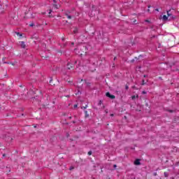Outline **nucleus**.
I'll return each mask as SVG.
<instances>
[{"mask_svg":"<svg viewBox=\"0 0 179 179\" xmlns=\"http://www.w3.org/2000/svg\"><path fill=\"white\" fill-rule=\"evenodd\" d=\"M170 67L171 71H173V72H176V71H178V67H179V62H173L170 64Z\"/></svg>","mask_w":179,"mask_h":179,"instance_id":"1","label":"nucleus"},{"mask_svg":"<svg viewBox=\"0 0 179 179\" xmlns=\"http://www.w3.org/2000/svg\"><path fill=\"white\" fill-rule=\"evenodd\" d=\"M170 12H171V10L167 11L168 20L169 22L171 20H176V19H177V16L170 13Z\"/></svg>","mask_w":179,"mask_h":179,"instance_id":"2","label":"nucleus"},{"mask_svg":"<svg viewBox=\"0 0 179 179\" xmlns=\"http://www.w3.org/2000/svg\"><path fill=\"white\" fill-rule=\"evenodd\" d=\"M106 97L111 99V100H114V99H115V96L113 94H111V93H110L108 92L106 93Z\"/></svg>","mask_w":179,"mask_h":179,"instance_id":"3","label":"nucleus"},{"mask_svg":"<svg viewBox=\"0 0 179 179\" xmlns=\"http://www.w3.org/2000/svg\"><path fill=\"white\" fill-rule=\"evenodd\" d=\"M58 71H59V69L58 67H53L52 69L53 75L57 74V72H58Z\"/></svg>","mask_w":179,"mask_h":179,"instance_id":"4","label":"nucleus"},{"mask_svg":"<svg viewBox=\"0 0 179 179\" xmlns=\"http://www.w3.org/2000/svg\"><path fill=\"white\" fill-rule=\"evenodd\" d=\"M74 65H76V68H79V66H82L81 62L79 60H77L74 62Z\"/></svg>","mask_w":179,"mask_h":179,"instance_id":"5","label":"nucleus"},{"mask_svg":"<svg viewBox=\"0 0 179 179\" xmlns=\"http://www.w3.org/2000/svg\"><path fill=\"white\" fill-rule=\"evenodd\" d=\"M134 164H135V166H141V159H136L134 161Z\"/></svg>","mask_w":179,"mask_h":179,"instance_id":"6","label":"nucleus"},{"mask_svg":"<svg viewBox=\"0 0 179 179\" xmlns=\"http://www.w3.org/2000/svg\"><path fill=\"white\" fill-rule=\"evenodd\" d=\"M21 48H26V44H24V41L20 42Z\"/></svg>","mask_w":179,"mask_h":179,"instance_id":"7","label":"nucleus"},{"mask_svg":"<svg viewBox=\"0 0 179 179\" xmlns=\"http://www.w3.org/2000/svg\"><path fill=\"white\" fill-rule=\"evenodd\" d=\"M71 68H73V64L71 63H67V69H71Z\"/></svg>","mask_w":179,"mask_h":179,"instance_id":"8","label":"nucleus"},{"mask_svg":"<svg viewBox=\"0 0 179 179\" xmlns=\"http://www.w3.org/2000/svg\"><path fill=\"white\" fill-rule=\"evenodd\" d=\"M85 83L87 85V87H90L92 86V83L87 82L86 80H85Z\"/></svg>","mask_w":179,"mask_h":179,"instance_id":"9","label":"nucleus"},{"mask_svg":"<svg viewBox=\"0 0 179 179\" xmlns=\"http://www.w3.org/2000/svg\"><path fill=\"white\" fill-rule=\"evenodd\" d=\"M136 99H139V95H133L131 96V100H135Z\"/></svg>","mask_w":179,"mask_h":179,"instance_id":"10","label":"nucleus"},{"mask_svg":"<svg viewBox=\"0 0 179 179\" xmlns=\"http://www.w3.org/2000/svg\"><path fill=\"white\" fill-rule=\"evenodd\" d=\"M163 20L166 21V20H169V15H163Z\"/></svg>","mask_w":179,"mask_h":179,"instance_id":"11","label":"nucleus"},{"mask_svg":"<svg viewBox=\"0 0 179 179\" xmlns=\"http://www.w3.org/2000/svg\"><path fill=\"white\" fill-rule=\"evenodd\" d=\"M5 59H6V57H3V58L2 59V62H3V64H9L8 62H5Z\"/></svg>","mask_w":179,"mask_h":179,"instance_id":"12","label":"nucleus"},{"mask_svg":"<svg viewBox=\"0 0 179 179\" xmlns=\"http://www.w3.org/2000/svg\"><path fill=\"white\" fill-rule=\"evenodd\" d=\"M85 118H89V114H87V110H84Z\"/></svg>","mask_w":179,"mask_h":179,"instance_id":"13","label":"nucleus"},{"mask_svg":"<svg viewBox=\"0 0 179 179\" xmlns=\"http://www.w3.org/2000/svg\"><path fill=\"white\" fill-rule=\"evenodd\" d=\"M66 16H67L68 19H72V16L69 15L68 13H66Z\"/></svg>","mask_w":179,"mask_h":179,"instance_id":"14","label":"nucleus"},{"mask_svg":"<svg viewBox=\"0 0 179 179\" xmlns=\"http://www.w3.org/2000/svg\"><path fill=\"white\" fill-rule=\"evenodd\" d=\"M145 23H148L149 24H152V21H150L149 20H145Z\"/></svg>","mask_w":179,"mask_h":179,"instance_id":"15","label":"nucleus"},{"mask_svg":"<svg viewBox=\"0 0 179 179\" xmlns=\"http://www.w3.org/2000/svg\"><path fill=\"white\" fill-rule=\"evenodd\" d=\"M74 34H77L78 33V27H76L75 29L73 30Z\"/></svg>","mask_w":179,"mask_h":179,"instance_id":"16","label":"nucleus"},{"mask_svg":"<svg viewBox=\"0 0 179 179\" xmlns=\"http://www.w3.org/2000/svg\"><path fill=\"white\" fill-rule=\"evenodd\" d=\"M51 12H52V10H49V17H52V15H51Z\"/></svg>","mask_w":179,"mask_h":179,"instance_id":"17","label":"nucleus"},{"mask_svg":"<svg viewBox=\"0 0 179 179\" xmlns=\"http://www.w3.org/2000/svg\"><path fill=\"white\" fill-rule=\"evenodd\" d=\"M92 155H93V152H92V150H90V151L88 152V155H89V156H92Z\"/></svg>","mask_w":179,"mask_h":179,"instance_id":"18","label":"nucleus"},{"mask_svg":"<svg viewBox=\"0 0 179 179\" xmlns=\"http://www.w3.org/2000/svg\"><path fill=\"white\" fill-rule=\"evenodd\" d=\"M164 177L167 178V177H169V173L167 172H164Z\"/></svg>","mask_w":179,"mask_h":179,"instance_id":"19","label":"nucleus"},{"mask_svg":"<svg viewBox=\"0 0 179 179\" xmlns=\"http://www.w3.org/2000/svg\"><path fill=\"white\" fill-rule=\"evenodd\" d=\"M103 104V101L100 100L98 103V106H101Z\"/></svg>","mask_w":179,"mask_h":179,"instance_id":"20","label":"nucleus"},{"mask_svg":"<svg viewBox=\"0 0 179 179\" xmlns=\"http://www.w3.org/2000/svg\"><path fill=\"white\" fill-rule=\"evenodd\" d=\"M143 57V55H140L138 56V57H135V59H139V58H141V57Z\"/></svg>","mask_w":179,"mask_h":179,"instance_id":"21","label":"nucleus"},{"mask_svg":"<svg viewBox=\"0 0 179 179\" xmlns=\"http://www.w3.org/2000/svg\"><path fill=\"white\" fill-rule=\"evenodd\" d=\"M145 84L146 83L145 82V80H142V83H141L142 86L145 85Z\"/></svg>","mask_w":179,"mask_h":179,"instance_id":"22","label":"nucleus"},{"mask_svg":"<svg viewBox=\"0 0 179 179\" xmlns=\"http://www.w3.org/2000/svg\"><path fill=\"white\" fill-rule=\"evenodd\" d=\"M16 34H17V36H20V37H22V34H20V32H16Z\"/></svg>","mask_w":179,"mask_h":179,"instance_id":"23","label":"nucleus"},{"mask_svg":"<svg viewBox=\"0 0 179 179\" xmlns=\"http://www.w3.org/2000/svg\"><path fill=\"white\" fill-rule=\"evenodd\" d=\"M81 108H84V110H86V108H87V105H86L85 106H82Z\"/></svg>","mask_w":179,"mask_h":179,"instance_id":"24","label":"nucleus"},{"mask_svg":"<svg viewBox=\"0 0 179 179\" xmlns=\"http://www.w3.org/2000/svg\"><path fill=\"white\" fill-rule=\"evenodd\" d=\"M54 7L56 8V9H58V5L54 4Z\"/></svg>","mask_w":179,"mask_h":179,"instance_id":"25","label":"nucleus"},{"mask_svg":"<svg viewBox=\"0 0 179 179\" xmlns=\"http://www.w3.org/2000/svg\"><path fill=\"white\" fill-rule=\"evenodd\" d=\"M148 92H146V91H143L142 92V94H147Z\"/></svg>","mask_w":179,"mask_h":179,"instance_id":"26","label":"nucleus"},{"mask_svg":"<svg viewBox=\"0 0 179 179\" xmlns=\"http://www.w3.org/2000/svg\"><path fill=\"white\" fill-rule=\"evenodd\" d=\"M125 89L126 90H128V89H129V87H128V85H125Z\"/></svg>","mask_w":179,"mask_h":179,"instance_id":"27","label":"nucleus"},{"mask_svg":"<svg viewBox=\"0 0 179 179\" xmlns=\"http://www.w3.org/2000/svg\"><path fill=\"white\" fill-rule=\"evenodd\" d=\"M168 111H169V113H174L173 110H169Z\"/></svg>","mask_w":179,"mask_h":179,"instance_id":"28","label":"nucleus"},{"mask_svg":"<svg viewBox=\"0 0 179 179\" xmlns=\"http://www.w3.org/2000/svg\"><path fill=\"white\" fill-rule=\"evenodd\" d=\"M153 176H154L155 177H156V176H157V173L155 172V173H153Z\"/></svg>","mask_w":179,"mask_h":179,"instance_id":"29","label":"nucleus"},{"mask_svg":"<svg viewBox=\"0 0 179 179\" xmlns=\"http://www.w3.org/2000/svg\"><path fill=\"white\" fill-rule=\"evenodd\" d=\"M29 26H30V27H33V26H34V24L32 23V24H29Z\"/></svg>","mask_w":179,"mask_h":179,"instance_id":"30","label":"nucleus"},{"mask_svg":"<svg viewBox=\"0 0 179 179\" xmlns=\"http://www.w3.org/2000/svg\"><path fill=\"white\" fill-rule=\"evenodd\" d=\"M131 63L135 62V59H131Z\"/></svg>","mask_w":179,"mask_h":179,"instance_id":"31","label":"nucleus"},{"mask_svg":"<svg viewBox=\"0 0 179 179\" xmlns=\"http://www.w3.org/2000/svg\"><path fill=\"white\" fill-rule=\"evenodd\" d=\"M78 108V105L77 104H75L74 105V108Z\"/></svg>","mask_w":179,"mask_h":179,"instance_id":"32","label":"nucleus"},{"mask_svg":"<svg viewBox=\"0 0 179 179\" xmlns=\"http://www.w3.org/2000/svg\"><path fill=\"white\" fill-rule=\"evenodd\" d=\"M54 3H57V0H53Z\"/></svg>","mask_w":179,"mask_h":179,"instance_id":"33","label":"nucleus"},{"mask_svg":"<svg viewBox=\"0 0 179 179\" xmlns=\"http://www.w3.org/2000/svg\"><path fill=\"white\" fill-rule=\"evenodd\" d=\"M0 9H2V4L0 3Z\"/></svg>","mask_w":179,"mask_h":179,"instance_id":"34","label":"nucleus"},{"mask_svg":"<svg viewBox=\"0 0 179 179\" xmlns=\"http://www.w3.org/2000/svg\"><path fill=\"white\" fill-rule=\"evenodd\" d=\"M143 78H148V75H144Z\"/></svg>","mask_w":179,"mask_h":179,"instance_id":"35","label":"nucleus"},{"mask_svg":"<svg viewBox=\"0 0 179 179\" xmlns=\"http://www.w3.org/2000/svg\"><path fill=\"white\" fill-rule=\"evenodd\" d=\"M113 167H114V169H116L117 165L114 164V165H113Z\"/></svg>","mask_w":179,"mask_h":179,"instance_id":"36","label":"nucleus"},{"mask_svg":"<svg viewBox=\"0 0 179 179\" xmlns=\"http://www.w3.org/2000/svg\"><path fill=\"white\" fill-rule=\"evenodd\" d=\"M73 124H76V121L73 120Z\"/></svg>","mask_w":179,"mask_h":179,"instance_id":"37","label":"nucleus"},{"mask_svg":"<svg viewBox=\"0 0 179 179\" xmlns=\"http://www.w3.org/2000/svg\"><path fill=\"white\" fill-rule=\"evenodd\" d=\"M155 10H156L157 12H159V8H156Z\"/></svg>","mask_w":179,"mask_h":179,"instance_id":"38","label":"nucleus"},{"mask_svg":"<svg viewBox=\"0 0 179 179\" xmlns=\"http://www.w3.org/2000/svg\"><path fill=\"white\" fill-rule=\"evenodd\" d=\"M6 156V154L3 155V157H5Z\"/></svg>","mask_w":179,"mask_h":179,"instance_id":"39","label":"nucleus"},{"mask_svg":"<svg viewBox=\"0 0 179 179\" xmlns=\"http://www.w3.org/2000/svg\"><path fill=\"white\" fill-rule=\"evenodd\" d=\"M51 82H52V78L50 79V83H51Z\"/></svg>","mask_w":179,"mask_h":179,"instance_id":"40","label":"nucleus"},{"mask_svg":"<svg viewBox=\"0 0 179 179\" xmlns=\"http://www.w3.org/2000/svg\"><path fill=\"white\" fill-rule=\"evenodd\" d=\"M69 120H71V119H72V117H69Z\"/></svg>","mask_w":179,"mask_h":179,"instance_id":"41","label":"nucleus"},{"mask_svg":"<svg viewBox=\"0 0 179 179\" xmlns=\"http://www.w3.org/2000/svg\"><path fill=\"white\" fill-rule=\"evenodd\" d=\"M148 12H150V9H148Z\"/></svg>","mask_w":179,"mask_h":179,"instance_id":"42","label":"nucleus"},{"mask_svg":"<svg viewBox=\"0 0 179 179\" xmlns=\"http://www.w3.org/2000/svg\"><path fill=\"white\" fill-rule=\"evenodd\" d=\"M95 7V6L94 5H92V8H94Z\"/></svg>","mask_w":179,"mask_h":179,"instance_id":"43","label":"nucleus"},{"mask_svg":"<svg viewBox=\"0 0 179 179\" xmlns=\"http://www.w3.org/2000/svg\"><path fill=\"white\" fill-rule=\"evenodd\" d=\"M148 8H150V6H148Z\"/></svg>","mask_w":179,"mask_h":179,"instance_id":"44","label":"nucleus"},{"mask_svg":"<svg viewBox=\"0 0 179 179\" xmlns=\"http://www.w3.org/2000/svg\"><path fill=\"white\" fill-rule=\"evenodd\" d=\"M116 58H117V57H115V58H114V60H115V59H116Z\"/></svg>","mask_w":179,"mask_h":179,"instance_id":"45","label":"nucleus"},{"mask_svg":"<svg viewBox=\"0 0 179 179\" xmlns=\"http://www.w3.org/2000/svg\"><path fill=\"white\" fill-rule=\"evenodd\" d=\"M114 115V114H112L111 116L113 117Z\"/></svg>","mask_w":179,"mask_h":179,"instance_id":"46","label":"nucleus"},{"mask_svg":"<svg viewBox=\"0 0 179 179\" xmlns=\"http://www.w3.org/2000/svg\"><path fill=\"white\" fill-rule=\"evenodd\" d=\"M77 49H75L74 51H76Z\"/></svg>","mask_w":179,"mask_h":179,"instance_id":"47","label":"nucleus"},{"mask_svg":"<svg viewBox=\"0 0 179 179\" xmlns=\"http://www.w3.org/2000/svg\"><path fill=\"white\" fill-rule=\"evenodd\" d=\"M72 45H73V43H72Z\"/></svg>","mask_w":179,"mask_h":179,"instance_id":"48","label":"nucleus"}]
</instances>
